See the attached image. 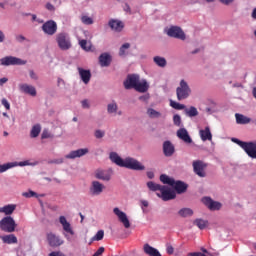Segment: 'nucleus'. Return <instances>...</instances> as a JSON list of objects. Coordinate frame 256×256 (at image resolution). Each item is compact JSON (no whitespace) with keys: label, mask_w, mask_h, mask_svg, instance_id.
Wrapping results in <instances>:
<instances>
[{"label":"nucleus","mask_w":256,"mask_h":256,"mask_svg":"<svg viewBox=\"0 0 256 256\" xmlns=\"http://www.w3.org/2000/svg\"><path fill=\"white\" fill-rule=\"evenodd\" d=\"M109 159L118 167H124L131 171H145V165L133 157L121 158L117 152H111L109 154Z\"/></svg>","instance_id":"obj_1"},{"label":"nucleus","mask_w":256,"mask_h":256,"mask_svg":"<svg viewBox=\"0 0 256 256\" xmlns=\"http://www.w3.org/2000/svg\"><path fill=\"white\" fill-rule=\"evenodd\" d=\"M56 43L61 51H69L72 47L71 37H69V34L65 32H61L56 35Z\"/></svg>","instance_id":"obj_2"},{"label":"nucleus","mask_w":256,"mask_h":256,"mask_svg":"<svg viewBox=\"0 0 256 256\" xmlns=\"http://www.w3.org/2000/svg\"><path fill=\"white\" fill-rule=\"evenodd\" d=\"M176 95L178 101H184V99H189L191 95V87L185 80H181L179 87L176 89Z\"/></svg>","instance_id":"obj_3"},{"label":"nucleus","mask_w":256,"mask_h":256,"mask_svg":"<svg viewBox=\"0 0 256 256\" xmlns=\"http://www.w3.org/2000/svg\"><path fill=\"white\" fill-rule=\"evenodd\" d=\"M17 228V223H15V219L11 216H6L0 221V229L4 231V233H14Z\"/></svg>","instance_id":"obj_4"},{"label":"nucleus","mask_w":256,"mask_h":256,"mask_svg":"<svg viewBox=\"0 0 256 256\" xmlns=\"http://www.w3.org/2000/svg\"><path fill=\"white\" fill-rule=\"evenodd\" d=\"M157 197H160L162 201H171L177 197L175 190L170 188L169 186H162L160 192L156 193Z\"/></svg>","instance_id":"obj_5"},{"label":"nucleus","mask_w":256,"mask_h":256,"mask_svg":"<svg viewBox=\"0 0 256 256\" xmlns=\"http://www.w3.org/2000/svg\"><path fill=\"white\" fill-rule=\"evenodd\" d=\"M106 187L103 183L94 180L91 182L89 187V193L92 197H99V195H102L103 191H105Z\"/></svg>","instance_id":"obj_6"},{"label":"nucleus","mask_w":256,"mask_h":256,"mask_svg":"<svg viewBox=\"0 0 256 256\" xmlns=\"http://www.w3.org/2000/svg\"><path fill=\"white\" fill-rule=\"evenodd\" d=\"M166 33L168 37H173L174 39H180L181 41L186 39L185 32L179 26H171Z\"/></svg>","instance_id":"obj_7"},{"label":"nucleus","mask_w":256,"mask_h":256,"mask_svg":"<svg viewBox=\"0 0 256 256\" xmlns=\"http://www.w3.org/2000/svg\"><path fill=\"white\" fill-rule=\"evenodd\" d=\"M114 215L117 216L118 221L122 223V225L125 227V229H129L131 227V222L129 221V217L127 216V213L121 211L118 207H115L113 209Z\"/></svg>","instance_id":"obj_8"},{"label":"nucleus","mask_w":256,"mask_h":256,"mask_svg":"<svg viewBox=\"0 0 256 256\" xmlns=\"http://www.w3.org/2000/svg\"><path fill=\"white\" fill-rule=\"evenodd\" d=\"M192 167L194 169V173L198 175V177H207V172L205 169H207V163L196 160L192 163Z\"/></svg>","instance_id":"obj_9"},{"label":"nucleus","mask_w":256,"mask_h":256,"mask_svg":"<svg viewBox=\"0 0 256 256\" xmlns=\"http://www.w3.org/2000/svg\"><path fill=\"white\" fill-rule=\"evenodd\" d=\"M42 31L46 35H55L57 33V22L49 20L42 25Z\"/></svg>","instance_id":"obj_10"},{"label":"nucleus","mask_w":256,"mask_h":256,"mask_svg":"<svg viewBox=\"0 0 256 256\" xmlns=\"http://www.w3.org/2000/svg\"><path fill=\"white\" fill-rule=\"evenodd\" d=\"M1 65H25L27 64V61L21 60L17 57L13 56H6L2 58L1 60Z\"/></svg>","instance_id":"obj_11"},{"label":"nucleus","mask_w":256,"mask_h":256,"mask_svg":"<svg viewBox=\"0 0 256 256\" xmlns=\"http://www.w3.org/2000/svg\"><path fill=\"white\" fill-rule=\"evenodd\" d=\"M47 241L50 247H61V245L64 243L59 236L52 232L47 234Z\"/></svg>","instance_id":"obj_12"},{"label":"nucleus","mask_w":256,"mask_h":256,"mask_svg":"<svg viewBox=\"0 0 256 256\" xmlns=\"http://www.w3.org/2000/svg\"><path fill=\"white\" fill-rule=\"evenodd\" d=\"M139 83V75H129L124 82L125 89H135L137 87V84Z\"/></svg>","instance_id":"obj_13"},{"label":"nucleus","mask_w":256,"mask_h":256,"mask_svg":"<svg viewBox=\"0 0 256 256\" xmlns=\"http://www.w3.org/2000/svg\"><path fill=\"white\" fill-rule=\"evenodd\" d=\"M89 153L88 148H80L78 150L71 151L69 154L65 156L66 159H77L79 157H85Z\"/></svg>","instance_id":"obj_14"},{"label":"nucleus","mask_w":256,"mask_h":256,"mask_svg":"<svg viewBox=\"0 0 256 256\" xmlns=\"http://www.w3.org/2000/svg\"><path fill=\"white\" fill-rule=\"evenodd\" d=\"M202 202L204 203V205H206V207H208V209H210V211H219V209H221L222 207L221 203L213 201L209 197L203 198Z\"/></svg>","instance_id":"obj_15"},{"label":"nucleus","mask_w":256,"mask_h":256,"mask_svg":"<svg viewBox=\"0 0 256 256\" xmlns=\"http://www.w3.org/2000/svg\"><path fill=\"white\" fill-rule=\"evenodd\" d=\"M19 89L22 93H25L26 95H30L31 97L37 96V89H35L33 85L20 84Z\"/></svg>","instance_id":"obj_16"},{"label":"nucleus","mask_w":256,"mask_h":256,"mask_svg":"<svg viewBox=\"0 0 256 256\" xmlns=\"http://www.w3.org/2000/svg\"><path fill=\"white\" fill-rule=\"evenodd\" d=\"M108 26L110 27V29H112V31H116V33H121V31H123V28L125 27L123 22L117 19H110L108 22Z\"/></svg>","instance_id":"obj_17"},{"label":"nucleus","mask_w":256,"mask_h":256,"mask_svg":"<svg viewBox=\"0 0 256 256\" xmlns=\"http://www.w3.org/2000/svg\"><path fill=\"white\" fill-rule=\"evenodd\" d=\"M244 151L247 153L248 157H251V159H256V141L246 142Z\"/></svg>","instance_id":"obj_18"},{"label":"nucleus","mask_w":256,"mask_h":256,"mask_svg":"<svg viewBox=\"0 0 256 256\" xmlns=\"http://www.w3.org/2000/svg\"><path fill=\"white\" fill-rule=\"evenodd\" d=\"M177 137L178 139H181V141H184V143H193L191 136H189V132H187V129L185 128H180L177 131Z\"/></svg>","instance_id":"obj_19"},{"label":"nucleus","mask_w":256,"mask_h":256,"mask_svg":"<svg viewBox=\"0 0 256 256\" xmlns=\"http://www.w3.org/2000/svg\"><path fill=\"white\" fill-rule=\"evenodd\" d=\"M111 172L106 170H97L95 172L96 179H100L101 181H111Z\"/></svg>","instance_id":"obj_20"},{"label":"nucleus","mask_w":256,"mask_h":256,"mask_svg":"<svg viewBox=\"0 0 256 256\" xmlns=\"http://www.w3.org/2000/svg\"><path fill=\"white\" fill-rule=\"evenodd\" d=\"M200 139L202 141H212L213 140V134H211V129L209 126H207L205 129H201L199 131Z\"/></svg>","instance_id":"obj_21"},{"label":"nucleus","mask_w":256,"mask_h":256,"mask_svg":"<svg viewBox=\"0 0 256 256\" xmlns=\"http://www.w3.org/2000/svg\"><path fill=\"white\" fill-rule=\"evenodd\" d=\"M59 221L62 224L63 230L66 233H69L70 235H75L73 228H71V223L67 221V218H65V216H60Z\"/></svg>","instance_id":"obj_22"},{"label":"nucleus","mask_w":256,"mask_h":256,"mask_svg":"<svg viewBox=\"0 0 256 256\" xmlns=\"http://www.w3.org/2000/svg\"><path fill=\"white\" fill-rule=\"evenodd\" d=\"M163 151L166 157H171L175 153V146L169 141H165L163 144Z\"/></svg>","instance_id":"obj_23"},{"label":"nucleus","mask_w":256,"mask_h":256,"mask_svg":"<svg viewBox=\"0 0 256 256\" xmlns=\"http://www.w3.org/2000/svg\"><path fill=\"white\" fill-rule=\"evenodd\" d=\"M0 239L2 240L3 243H5L6 245H14L15 243H17V236H15V234H7V235H3L0 236Z\"/></svg>","instance_id":"obj_24"},{"label":"nucleus","mask_w":256,"mask_h":256,"mask_svg":"<svg viewBox=\"0 0 256 256\" xmlns=\"http://www.w3.org/2000/svg\"><path fill=\"white\" fill-rule=\"evenodd\" d=\"M78 71L83 83L87 85L91 81V71L85 70L83 68H78Z\"/></svg>","instance_id":"obj_25"},{"label":"nucleus","mask_w":256,"mask_h":256,"mask_svg":"<svg viewBox=\"0 0 256 256\" xmlns=\"http://www.w3.org/2000/svg\"><path fill=\"white\" fill-rule=\"evenodd\" d=\"M111 61H113V57L107 52H104L99 56L100 65H111Z\"/></svg>","instance_id":"obj_26"},{"label":"nucleus","mask_w":256,"mask_h":256,"mask_svg":"<svg viewBox=\"0 0 256 256\" xmlns=\"http://www.w3.org/2000/svg\"><path fill=\"white\" fill-rule=\"evenodd\" d=\"M173 189H175V191L177 193H185V191H187V184H185L182 181H175L172 185Z\"/></svg>","instance_id":"obj_27"},{"label":"nucleus","mask_w":256,"mask_h":256,"mask_svg":"<svg viewBox=\"0 0 256 256\" xmlns=\"http://www.w3.org/2000/svg\"><path fill=\"white\" fill-rule=\"evenodd\" d=\"M144 253H146V255H149V256H161V253L159 252V250H157L156 248H154L149 244L144 245Z\"/></svg>","instance_id":"obj_28"},{"label":"nucleus","mask_w":256,"mask_h":256,"mask_svg":"<svg viewBox=\"0 0 256 256\" xmlns=\"http://www.w3.org/2000/svg\"><path fill=\"white\" fill-rule=\"evenodd\" d=\"M134 89L139 93H146V91L149 90V84L146 80H138V84H136V87Z\"/></svg>","instance_id":"obj_29"},{"label":"nucleus","mask_w":256,"mask_h":256,"mask_svg":"<svg viewBox=\"0 0 256 256\" xmlns=\"http://www.w3.org/2000/svg\"><path fill=\"white\" fill-rule=\"evenodd\" d=\"M15 209H17V204H8L4 207H0V213H5L6 215H13Z\"/></svg>","instance_id":"obj_30"},{"label":"nucleus","mask_w":256,"mask_h":256,"mask_svg":"<svg viewBox=\"0 0 256 256\" xmlns=\"http://www.w3.org/2000/svg\"><path fill=\"white\" fill-rule=\"evenodd\" d=\"M235 117H236V123H238V125H247L248 123H251V118L245 115L236 113Z\"/></svg>","instance_id":"obj_31"},{"label":"nucleus","mask_w":256,"mask_h":256,"mask_svg":"<svg viewBox=\"0 0 256 256\" xmlns=\"http://www.w3.org/2000/svg\"><path fill=\"white\" fill-rule=\"evenodd\" d=\"M79 45L83 51L89 52L93 49V44L91 41H87L85 39H79Z\"/></svg>","instance_id":"obj_32"},{"label":"nucleus","mask_w":256,"mask_h":256,"mask_svg":"<svg viewBox=\"0 0 256 256\" xmlns=\"http://www.w3.org/2000/svg\"><path fill=\"white\" fill-rule=\"evenodd\" d=\"M13 167H17V162L0 164V173H5V171H9V169H13Z\"/></svg>","instance_id":"obj_33"},{"label":"nucleus","mask_w":256,"mask_h":256,"mask_svg":"<svg viewBox=\"0 0 256 256\" xmlns=\"http://www.w3.org/2000/svg\"><path fill=\"white\" fill-rule=\"evenodd\" d=\"M160 181L164 184V185H170V187H173V184L175 183V179L165 175V174H162L160 176Z\"/></svg>","instance_id":"obj_34"},{"label":"nucleus","mask_w":256,"mask_h":256,"mask_svg":"<svg viewBox=\"0 0 256 256\" xmlns=\"http://www.w3.org/2000/svg\"><path fill=\"white\" fill-rule=\"evenodd\" d=\"M184 111L187 117H197V115H199V111L195 108V106L184 108Z\"/></svg>","instance_id":"obj_35"},{"label":"nucleus","mask_w":256,"mask_h":256,"mask_svg":"<svg viewBox=\"0 0 256 256\" xmlns=\"http://www.w3.org/2000/svg\"><path fill=\"white\" fill-rule=\"evenodd\" d=\"M119 109L117 102L113 101L107 105V111L110 115H115Z\"/></svg>","instance_id":"obj_36"},{"label":"nucleus","mask_w":256,"mask_h":256,"mask_svg":"<svg viewBox=\"0 0 256 256\" xmlns=\"http://www.w3.org/2000/svg\"><path fill=\"white\" fill-rule=\"evenodd\" d=\"M129 49H131V44L124 43L119 49L120 57H125L129 53Z\"/></svg>","instance_id":"obj_37"},{"label":"nucleus","mask_w":256,"mask_h":256,"mask_svg":"<svg viewBox=\"0 0 256 256\" xmlns=\"http://www.w3.org/2000/svg\"><path fill=\"white\" fill-rule=\"evenodd\" d=\"M39 133H41V125L36 124L32 127L30 131V136L35 139V137H39Z\"/></svg>","instance_id":"obj_38"},{"label":"nucleus","mask_w":256,"mask_h":256,"mask_svg":"<svg viewBox=\"0 0 256 256\" xmlns=\"http://www.w3.org/2000/svg\"><path fill=\"white\" fill-rule=\"evenodd\" d=\"M147 115L151 118V119H159V117H161V113L153 108H148L147 109Z\"/></svg>","instance_id":"obj_39"},{"label":"nucleus","mask_w":256,"mask_h":256,"mask_svg":"<svg viewBox=\"0 0 256 256\" xmlns=\"http://www.w3.org/2000/svg\"><path fill=\"white\" fill-rule=\"evenodd\" d=\"M178 215H180V217H191L193 215V210L190 208H182L179 210Z\"/></svg>","instance_id":"obj_40"},{"label":"nucleus","mask_w":256,"mask_h":256,"mask_svg":"<svg viewBox=\"0 0 256 256\" xmlns=\"http://www.w3.org/2000/svg\"><path fill=\"white\" fill-rule=\"evenodd\" d=\"M194 225H197L201 230L207 229L209 222L203 219H196Z\"/></svg>","instance_id":"obj_41"},{"label":"nucleus","mask_w":256,"mask_h":256,"mask_svg":"<svg viewBox=\"0 0 256 256\" xmlns=\"http://www.w3.org/2000/svg\"><path fill=\"white\" fill-rule=\"evenodd\" d=\"M147 187H148V189H150V191H159L160 192L163 185H159L153 181H150L147 183Z\"/></svg>","instance_id":"obj_42"},{"label":"nucleus","mask_w":256,"mask_h":256,"mask_svg":"<svg viewBox=\"0 0 256 256\" xmlns=\"http://www.w3.org/2000/svg\"><path fill=\"white\" fill-rule=\"evenodd\" d=\"M170 106L173 109H177L178 111H182L183 109H185V104H181V103L175 102L173 100L170 101Z\"/></svg>","instance_id":"obj_43"},{"label":"nucleus","mask_w":256,"mask_h":256,"mask_svg":"<svg viewBox=\"0 0 256 256\" xmlns=\"http://www.w3.org/2000/svg\"><path fill=\"white\" fill-rule=\"evenodd\" d=\"M154 63L156 65H167V60L161 56H155Z\"/></svg>","instance_id":"obj_44"},{"label":"nucleus","mask_w":256,"mask_h":256,"mask_svg":"<svg viewBox=\"0 0 256 256\" xmlns=\"http://www.w3.org/2000/svg\"><path fill=\"white\" fill-rule=\"evenodd\" d=\"M103 237H105V231L99 230L92 238V241H102Z\"/></svg>","instance_id":"obj_45"},{"label":"nucleus","mask_w":256,"mask_h":256,"mask_svg":"<svg viewBox=\"0 0 256 256\" xmlns=\"http://www.w3.org/2000/svg\"><path fill=\"white\" fill-rule=\"evenodd\" d=\"M81 21L84 23V25H93V18L89 16H82Z\"/></svg>","instance_id":"obj_46"},{"label":"nucleus","mask_w":256,"mask_h":256,"mask_svg":"<svg viewBox=\"0 0 256 256\" xmlns=\"http://www.w3.org/2000/svg\"><path fill=\"white\" fill-rule=\"evenodd\" d=\"M173 123L176 127H181V116L179 114L173 116Z\"/></svg>","instance_id":"obj_47"},{"label":"nucleus","mask_w":256,"mask_h":256,"mask_svg":"<svg viewBox=\"0 0 256 256\" xmlns=\"http://www.w3.org/2000/svg\"><path fill=\"white\" fill-rule=\"evenodd\" d=\"M232 141H233V143H236L237 145H239V147H241L242 149L245 150L247 142H243V141H241V140H239L237 138H232Z\"/></svg>","instance_id":"obj_48"},{"label":"nucleus","mask_w":256,"mask_h":256,"mask_svg":"<svg viewBox=\"0 0 256 256\" xmlns=\"http://www.w3.org/2000/svg\"><path fill=\"white\" fill-rule=\"evenodd\" d=\"M94 137H96V139H103V137H105V131L104 130H96L94 132Z\"/></svg>","instance_id":"obj_49"},{"label":"nucleus","mask_w":256,"mask_h":256,"mask_svg":"<svg viewBox=\"0 0 256 256\" xmlns=\"http://www.w3.org/2000/svg\"><path fill=\"white\" fill-rule=\"evenodd\" d=\"M23 197H26L27 199L31 198V197H38L37 193H35L34 191H29V192H24L22 193Z\"/></svg>","instance_id":"obj_50"},{"label":"nucleus","mask_w":256,"mask_h":256,"mask_svg":"<svg viewBox=\"0 0 256 256\" xmlns=\"http://www.w3.org/2000/svg\"><path fill=\"white\" fill-rule=\"evenodd\" d=\"M2 105L5 107V109H7V111H9V109H11V104H9V101H7L6 98L2 99Z\"/></svg>","instance_id":"obj_51"},{"label":"nucleus","mask_w":256,"mask_h":256,"mask_svg":"<svg viewBox=\"0 0 256 256\" xmlns=\"http://www.w3.org/2000/svg\"><path fill=\"white\" fill-rule=\"evenodd\" d=\"M31 165V162H29V160H25V161H22V162H17V167H27Z\"/></svg>","instance_id":"obj_52"},{"label":"nucleus","mask_w":256,"mask_h":256,"mask_svg":"<svg viewBox=\"0 0 256 256\" xmlns=\"http://www.w3.org/2000/svg\"><path fill=\"white\" fill-rule=\"evenodd\" d=\"M105 253V248L100 247L92 256H102Z\"/></svg>","instance_id":"obj_53"},{"label":"nucleus","mask_w":256,"mask_h":256,"mask_svg":"<svg viewBox=\"0 0 256 256\" xmlns=\"http://www.w3.org/2000/svg\"><path fill=\"white\" fill-rule=\"evenodd\" d=\"M201 251L202 253H206V255H209V256H219L218 252L211 253V252H208V250L205 248H201Z\"/></svg>","instance_id":"obj_54"},{"label":"nucleus","mask_w":256,"mask_h":256,"mask_svg":"<svg viewBox=\"0 0 256 256\" xmlns=\"http://www.w3.org/2000/svg\"><path fill=\"white\" fill-rule=\"evenodd\" d=\"M49 137H51V134L49 133V131L44 130L42 132V139H49Z\"/></svg>","instance_id":"obj_55"},{"label":"nucleus","mask_w":256,"mask_h":256,"mask_svg":"<svg viewBox=\"0 0 256 256\" xmlns=\"http://www.w3.org/2000/svg\"><path fill=\"white\" fill-rule=\"evenodd\" d=\"M49 256H65V254H63V252L61 251H54V252H51Z\"/></svg>","instance_id":"obj_56"},{"label":"nucleus","mask_w":256,"mask_h":256,"mask_svg":"<svg viewBox=\"0 0 256 256\" xmlns=\"http://www.w3.org/2000/svg\"><path fill=\"white\" fill-rule=\"evenodd\" d=\"M166 251H167L168 255H173L175 250H174L173 246L168 245Z\"/></svg>","instance_id":"obj_57"},{"label":"nucleus","mask_w":256,"mask_h":256,"mask_svg":"<svg viewBox=\"0 0 256 256\" xmlns=\"http://www.w3.org/2000/svg\"><path fill=\"white\" fill-rule=\"evenodd\" d=\"M82 107L83 109H89V100H83Z\"/></svg>","instance_id":"obj_58"},{"label":"nucleus","mask_w":256,"mask_h":256,"mask_svg":"<svg viewBox=\"0 0 256 256\" xmlns=\"http://www.w3.org/2000/svg\"><path fill=\"white\" fill-rule=\"evenodd\" d=\"M29 75H30L31 79H34V81H37L38 77H37V74L35 72L30 70Z\"/></svg>","instance_id":"obj_59"},{"label":"nucleus","mask_w":256,"mask_h":256,"mask_svg":"<svg viewBox=\"0 0 256 256\" xmlns=\"http://www.w3.org/2000/svg\"><path fill=\"white\" fill-rule=\"evenodd\" d=\"M46 9H48V11H55V6H53V4L51 3H47Z\"/></svg>","instance_id":"obj_60"},{"label":"nucleus","mask_w":256,"mask_h":256,"mask_svg":"<svg viewBox=\"0 0 256 256\" xmlns=\"http://www.w3.org/2000/svg\"><path fill=\"white\" fill-rule=\"evenodd\" d=\"M16 41H18L19 43H23V41H25V36L23 35L16 36Z\"/></svg>","instance_id":"obj_61"},{"label":"nucleus","mask_w":256,"mask_h":256,"mask_svg":"<svg viewBox=\"0 0 256 256\" xmlns=\"http://www.w3.org/2000/svg\"><path fill=\"white\" fill-rule=\"evenodd\" d=\"M140 101H149V94H145L139 97Z\"/></svg>","instance_id":"obj_62"},{"label":"nucleus","mask_w":256,"mask_h":256,"mask_svg":"<svg viewBox=\"0 0 256 256\" xmlns=\"http://www.w3.org/2000/svg\"><path fill=\"white\" fill-rule=\"evenodd\" d=\"M233 1H235V0H220V2L223 3L224 5H231V3H233Z\"/></svg>","instance_id":"obj_63"},{"label":"nucleus","mask_w":256,"mask_h":256,"mask_svg":"<svg viewBox=\"0 0 256 256\" xmlns=\"http://www.w3.org/2000/svg\"><path fill=\"white\" fill-rule=\"evenodd\" d=\"M251 17L256 20V8L253 9Z\"/></svg>","instance_id":"obj_64"}]
</instances>
